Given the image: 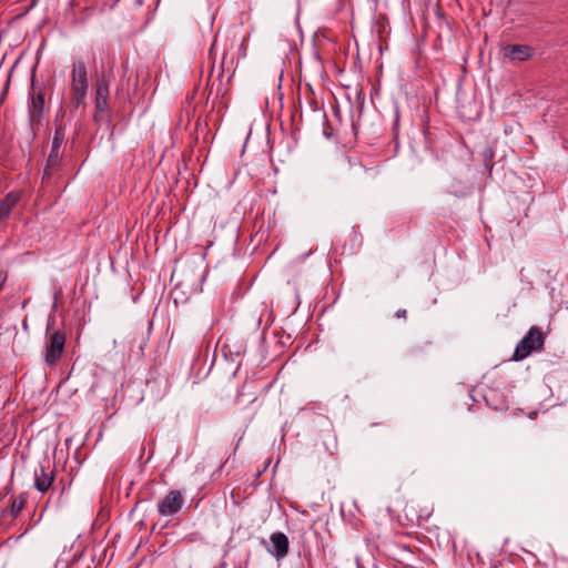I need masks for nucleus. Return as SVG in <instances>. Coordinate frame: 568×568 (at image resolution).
<instances>
[{
  "mask_svg": "<svg viewBox=\"0 0 568 568\" xmlns=\"http://www.w3.org/2000/svg\"><path fill=\"white\" fill-rule=\"evenodd\" d=\"M546 335L538 326H531L526 335L518 342L513 353L511 359L520 362L530 354L541 352L545 346Z\"/></svg>",
  "mask_w": 568,
  "mask_h": 568,
  "instance_id": "f03ea898",
  "label": "nucleus"
},
{
  "mask_svg": "<svg viewBox=\"0 0 568 568\" xmlns=\"http://www.w3.org/2000/svg\"><path fill=\"white\" fill-rule=\"evenodd\" d=\"M109 83L104 75L98 79L94 85V113L93 121L99 124L109 120L110 105H109Z\"/></svg>",
  "mask_w": 568,
  "mask_h": 568,
  "instance_id": "7ed1b4c3",
  "label": "nucleus"
},
{
  "mask_svg": "<svg viewBox=\"0 0 568 568\" xmlns=\"http://www.w3.org/2000/svg\"><path fill=\"white\" fill-rule=\"evenodd\" d=\"M65 341L67 336L63 329H57L47 335L44 347V362L47 365L52 366L60 361L64 352Z\"/></svg>",
  "mask_w": 568,
  "mask_h": 568,
  "instance_id": "20e7f679",
  "label": "nucleus"
},
{
  "mask_svg": "<svg viewBox=\"0 0 568 568\" xmlns=\"http://www.w3.org/2000/svg\"><path fill=\"white\" fill-rule=\"evenodd\" d=\"M89 79L88 69L83 60L78 59L72 63L70 103L73 110L84 106L88 93Z\"/></svg>",
  "mask_w": 568,
  "mask_h": 568,
  "instance_id": "f257e3e1",
  "label": "nucleus"
},
{
  "mask_svg": "<svg viewBox=\"0 0 568 568\" xmlns=\"http://www.w3.org/2000/svg\"><path fill=\"white\" fill-rule=\"evenodd\" d=\"M407 316V311L405 308H400L398 310L396 313H395V317L397 318H406Z\"/></svg>",
  "mask_w": 568,
  "mask_h": 568,
  "instance_id": "6ab92c4d",
  "label": "nucleus"
},
{
  "mask_svg": "<svg viewBox=\"0 0 568 568\" xmlns=\"http://www.w3.org/2000/svg\"><path fill=\"white\" fill-rule=\"evenodd\" d=\"M214 87H215V82H212V83L210 84V93H212V91H213Z\"/></svg>",
  "mask_w": 568,
  "mask_h": 568,
  "instance_id": "4be33fe9",
  "label": "nucleus"
},
{
  "mask_svg": "<svg viewBox=\"0 0 568 568\" xmlns=\"http://www.w3.org/2000/svg\"><path fill=\"white\" fill-rule=\"evenodd\" d=\"M486 404L495 410H503L508 408L506 397L496 388H488L484 393Z\"/></svg>",
  "mask_w": 568,
  "mask_h": 568,
  "instance_id": "f8f14e48",
  "label": "nucleus"
},
{
  "mask_svg": "<svg viewBox=\"0 0 568 568\" xmlns=\"http://www.w3.org/2000/svg\"><path fill=\"white\" fill-rule=\"evenodd\" d=\"M484 165L489 171V174H491V170L494 168V158H495V151L493 148L487 146L481 153Z\"/></svg>",
  "mask_w": 568,
  "mask_h": 568,
  "instance_id": "4468645a",
  "label": "nucleus"
},
{
  "mask_svg": "<svg viewBox=\"0 0 568 568\" xmlns=\"http://www.w3.org/2000/svg\"><path fill=\"white\" fill-rule=\"evenodd\" d=\"M224 59H225V55L223 57V61L221 62V68L223 69V65H224ZM223 74V72L219 75V78Z\"/></svg>",
  "mask_w": 568,
  "mask_h": 568,
  "instance_id": "5701e85b",
  "label": "nucleus"
},
{
  "mask_svg": "<svg viewBox=\"0 0 568 568\" xmlns=\"http://www.w3.org/2000/svg\"><path fill=\"white\" fill-rule=\"evenodd\" d=\"M239 57L245 58L246 57V44L245 39H243L239 47Z\"/></svg>",
  "mask_w": 568,
  "mask_h": 568,
  "instance_id": "a211bd4d",
  "label": "nucleus"
},
{
  "mask_svg": "<svg viewBox=\"0 0 568 568\" xmlns=\"http://www.w3.org/2000/svg\"><path fill=\"white\" fill-rule=\"evenodd\" d=\"M204 540H205V538L201 532L194 531V532H190V534L185 535L181 541L189 545V544H194V542H204Z\"/></svg>",
  "mask_w": 568,
  "mask_h": 568,
  "instance_id": "2eb2a0df",
  "label": "nucleus"
},
{
  "mask_svg": "<svg viewBox=\"0 0 568 568\" xmlns=\"http://www.w3.org/2000/svg\"><path fill=\"white\" fill-rule=\"evenodd\" d=\"M185 503L181 490H170L159 503L158 513L161 517L174 516L178 514Z\"/></svg>",
  "mask_w": 568,
  "mask_h": 568,
  "instance_id": "0eeeda50",
  "label": "nucleus"
},
{
  "mask_svg": "<svg viewBox=\"0 0 568 568\" xmlns=\"http://www.w3.org/2000/svg\"><path fill=\"white\" fill-rule=\"evenodd\" d=\"M55 322H57L55 316H54V315H52V314H50V315L48 316L47 327H45V333H47V335H49V334H51L53 331H55V329H54Z\"/></svg>",
  "mask_w": 568,
  "mask_h": 568,
  "instance_id": "dca6fc26",
  "label": "nucleus"
},
{
  "mask_svg": "<svg viewBox=\"0 0 568 568\" xmlns=\"http://www.w3.org/2000/svg\"><path fill=\"white\" fill-rule=\"evenodd\" d=\"M7 280H8V272L0 271V292L3 290Z\"/></svg>",
  "mask_w": 568,
  "mask_h": 568,
  "instance_id": "f3484780",
  "label": "nucleus"
},
{
  "mask_svg": "<svg viewBox=\"0 0 568 568\" xmlns=\"http://www.w3.org/2000/svg\"><path fill=\"white\" fill-rule=\"evenodd\" d=\"M501 55L511 62H525L532 58L535 50L528 44H507L500 49Z\"/></svg>",
  "mask_w": 568,
  "mask_h": 568,
  "instance_id": "1a4fd4ad",
  "label": "nucleus"
},
{
  "mask_svg": "<svg viewBox=\"0 0 568 568\" xmlns=\"http://www.w3.org/2000/svg\"><path fill=\"white\" fill-rule=\"evenodd\" d=\"M60 294H61L60 292H57V293L54 294V303H53V305H52V308H53V310H55V308H57V300L59 298Z\"/></svg>",
  "mask_w": 568,
  "mask_h": 568,
  "instance_id": "aec40b11",
  "label": "nucleus"
},
{
  "mask_svg": "<svg viewBox=\"0 0 568 568\" xmlns=\"http://www.w3.org/2000/svg\"><path fill=\"white\" fill-rule=\"evenodd\" d=\"M220 87H221V82L219 83V87H217V89H216V94H220V92H221Z\"/></svg>",
  "mask_w": 568,
  "mask_h": 568,
  "instance_id": "b1692460",
  "label": "nucleus"
},
{
  "mask_svg": "<svg viewBox=\"0 0 568 568\" xmlns=\"http://www.w3.org/2000/svg\"><path fill=\"white\" fill-rule=\"evenodd\" d=\"M122 68L124 71L116 87L115 97L130 100L131 94L135 93L138 90V75H135V80L133 84H131L132 74L128 73L126 65H122Z\"/></svg>",
  "mask_w": 568,
  "mask_h": 568,
  "instance_id": "9d476101",
  "label": "nucleus"
},
{
  "mask_svg": "<svg viewBox=\"0 0 568 568\" xmlns=\"http://www.w3.org/2000/svg\"><path fill=\"white\" fill-rule=\"evenodd\" d=\"M55 471L50 469V460L44 459L38 469L34 470V488L41 493H47L54 483Z\"/></svg>",
  "mask_w": 568,
  "mask_h": 568,
  "instance_id": "6e6552de",
  "label": "nucleus"
},
{
  "mask_svg": "<svg viewBox=\"0 0 568 568\" xmlns=\"http://www.w3.org/2000/svg\"><path fill=\"white\" fill-rule=\"evenodd\" d=\"M65 140V129L62 125H59L54 130V135L52 139L51 150L47 160V165L44 168V174L50 176L54 171L58 170L62 155L60 153V149Z\"/></svg>",
  "mask_w": 568,
  "mask_h": 568,
  "instance_id": "423d86ee",
  "label": "nucleus"
},
{
  "mask_svg": "<svg viewBox=\"0 0 568 568\" xmlns=\"http://www.w3.org/2000/svg\"><path fill=\"white\" fill-rule=\"evenodd\" d=\"M26 503H27V499L24 498L23 495H20L18 498H13L12 503L10 505V509H9L10 515L13 518H16L21 513V510L24 508Z\"/></svg>",
  "mask_w": 568,
  "mask_h": 568,
  "instance_id": "ddd939ff",
  "label": "nucleus"
},
{
  "mask_svg": "<svg viewBox=\"0 0 568 568\" xmlns=\"http://www.w3.org/2000/svg\"><path fill=\"white\" fill-rule=\"evenodd\" d=\"M32 90H34V79H32L31 83ZM44 112V92L43 90L33 91L30 95V101L28 103V118H29V126L31 129L32 135H36V126L40 125L43 119Z\"/></svg>",
  "mask_w": 568,
  "mask_h": 568,
  "instance_id": "39448f33",
  "label": "nucleus"
},
{
  "mask_svg": "<svg viewBox=\"0 0 568 568\" xmlns=\"http://www.w3.org/2000/svg\"><path fill=\"white\" fill-rule=\"evenodd\" d=\"M38 1H39V0H31V3H30V6H29L28 10H30V9L34 8V7L37 6Z\"/></svg>",
  "mask_w": 568,
  "mask_h": 568,
  "instance_id": "412c9836",
  "label": "nucleus"
},
{
  "mask_svg": "<svg viewBox=\"0 0 568 568\" xmlns=\"http://www.w3.org/2000/svg\"><path fill=\"white\" fill-rule=\"evenodd\" d=\"M271 545L268 551L276 558L282 559L288 552V538L284 532L277 531L271 535Z\"/></svg>",
  "mask_w": 568,
  "mask_h": 568,
  "instance_id": "9b49d317",
  "label": "nucleus"
}]
</instances>
